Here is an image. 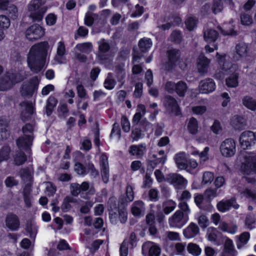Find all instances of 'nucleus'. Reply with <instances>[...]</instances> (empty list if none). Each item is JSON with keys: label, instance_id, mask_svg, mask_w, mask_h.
I'll return each instance as SVG.
<instances>
[{"label": "nucleus", "instance_id": "1", "mask_svg": "<svg viewBox=\"0 0 256 256\" xmlns=\"http://www.w3.org/2000/svg\"><path fill=\"white\" fill-rule=\"evenodd\" d=\"M49 48V44L46 41L37 43L31 47L27 61L32 72L38 73L45 67Z\"/></svg>", "mask_w": 256, "mask_h": 256}, {"label": "nucleus", "instance_id": "2", "mask_svg": "<svg viewBox=\"0 0 256 256\" xmlns=\"http://www.w3.org/2000/svg\"><path fill=\"white\" fill-rule=\"evenodd\" d=\"M240 170L246 174H256V154L244 152L240 156Z\"/></svg>", "mask_w": 256, "mask_h": 256}, {"label": "nucleus", "instance_id": "3", "mask_svg": "<svg viewBox=\"0 0 256 256\" xmlns=\"http://www.w3.org/2000/svg\"><path fill=\"white\" fill-rule=\"evenodd\" d=\"M42 6L40 0H32L28 6V10L30 12V16L34 22L41 21L47 11L46 8Z\"/></svg>", "mask_w": 256, "mask_h": 256}, {"label": "nucleus", "instance_id": "4", "mask_svg": "<svg viewBox=\"0 0 256 256\" xmlns=\"http://www.w3.org/2000/svg\"><path fill=\"white\" fill-rule=\"evenodd\" d=\"M24 78L20 74L12 72H6L0 78V90L4 91L10 88L15 84L22 80Z\"/></svg>", "mask_w": 256, "mask_h": 256}, {"label": "nucleus", "instance_id": "5", "mask_svg": "<svg viewBox=\"0 0 256 256\" xmlns=\"http://www.w3.org/2000/svg\"><path fill=\"white\" fill-rule=\"evenodd\" d=\"M188 220V216H184L182 210H178L168 218V222L170 228H181Z\"/></svg>", "mask_w": 256, "mask_h": 256}, {"label": "nucleus", "instance_id": "6", "mask_svg": "<svg viewBox=\"0 0 256 256\" xmlns=\"http://www.w3.org/2000/svg\"><path fill=\"white\" fill-rule=\"evenodd\" d=\"M98 43L100 52L98 54V59L102 63H107L111 62L114 57V54L112 53L110 54H104V53L108 52L110 50V46L109 43L104 39H101Z\"/></svg>", "mask_w": 256, "mask_h": 256}, {"label": "nucleus", "instance_id": "7", "mask_svg": "<svg viewBox=\"0 0 256 256\" xmlns=\"http://www.w3.org/2000/svg\"><path fill=\"white\" fill-rule=\"evenodd\" d=\"M220 151L222 156L232 157L236 152V144L232 138H227L224 140L220 146Z\"/></svg>", "mask_w": 256, "mask_h": 256}, {"label": "nucleus", "instance_id": "8", "mask_svg": "<svg viewBox=\"0 0 256 256\" xmlns=\"http://www.w3.org/2000/svg\"><path fill=\"white\" fill-rule=\"evenodd\" d=\"M39 80L37 76H34L29 81L23 84L20 92L22 96H32L36 92Z\"/></svg>", "mask_w": 256, "mask_h": 256}, {"label": "nucleus", "instance_id": "9", "mask_svg": "<svg viewBox=\"0 0 256 256\" xmlns=\"http://www.w3.org/2000/svg\"><path fill=\"white\" fill-rule=\"evenodd\" d=\"M44 28L37 24L31 26L28 28L25 32L26 38L31 41L40 38L44 35Z\"/></svg>", "mask_w": 256, "mask_h": 256}, {"label": "nucleus", "instance_id": "10", "mask_svg": "<svg viewBox=\"0 0 256 256\" xmlns=\"http://www.w3.org/2000/svg\"><path fill=\"white\" fill-rule=\"evenodd\" d=\"M239 142L244 149L250 147L255 144L254 132L250 130L242 132L240 136Z\"/></svg>", "mask_w": 256, "mask_h": 256}, {"label": "nucleus", "instance_id": "11", "mask_svg": "<svg viewBox=\"0 0 256 256\" xmlns=\"http://www.w3.org/2000/svg\"><path fill=\"white\" fill-rule=\"evenodd\" d=\"M142 252L144 256H159L160 249L156 244L148 241L142 244Z\"/></svg>", "mask_w": 256, "mask_h": 256}, {"label": "nucleus", "instance_id": "12", "mask_svg": "<svg viewBox=\"0 0 256 256\" xmlns=\"http://www.w3.org/2000/svg\"><path fill=\"white\" fill-rule=\"evenodd\" d=\"M164 104L166 110L172 114L176 116L180 114L177 102L172 96H166L164 100Z\"/></svg>", "mask_w": 256, "mask_h": 256}, {"label": "nucleus", "instance_id": "13", "mask_svg": "<svg viewBox=\"0 0 256 256\" xmlns=\"http://www.w3.org/2000/svg\"><path fill=\"white\" fill-rule=\"evenodd\" d=\"M110 222L116 224L120 222L124 224L128 220V214L124 209L117 210L116 212L110 211L109 216Z\"/></svg>", "mask_w": 256, "mask_h": 256}, {"label": "nucleus", "instance_id": "14", "mask_svg": "<svg viewBox=\"0 0 256 256\" xmlns=\"http://www.w3.org/2000/svg\"><path fill=\"white\" fill-rule=\"evenodd\" d=\"M166 180L176 188L179 186H185L188 183L186 179L180 174L176 173L168 174L166 178Z\"/></svg>", "mask_w": 256, "mask_h": 256}, {"label": "nucleus", "instance_id": "15", "mask_svg": "<svg viewBox=\"0 0 256 256\" xmlns=\"http://www.w3.org/2000/svg\"><path fill=\"white\" fill-rule=\"evenodd\" d=\"M5 222L6 227L11 230H17L20 228V219L17 215L13 213H9L6 215Z\"/></svg>", "mask_w": 256, "mask_h": 256}, {"label": "nucleus", "instance_id": "16", "mask_svg": "<svg viewBox=\"0 0 256 256\" xmlns=\"http://www.w3.org/2000/svg\"><path fill=\"white\" fill-rule=\"evenodd\" d=\"M22 120L25 122L29 120L32 116L34 109L32 104L28 102H24L20 104Z\"/></svg>", "mask_w": 256, "mask_h": 256}, {"label": "nucleus", "instance_id": "17", "mask_svg": "<svg viewBox=\"0 0 256 256\" xmlns=\"http://www.w3.org/2000/svg\"><path fill=\"white\" fill-rule=\"evenodd\" d=\"M216 89V84L212 79L206 78L202 80L199 84V90L202 94H208Z\"/></svg>", "mask_w": 256, "mask_h": 256}, {"label": "nucleus", "instance_id": "18", "mask_svg": "<svg viewBox=\"0 0 256 256\" xmlns=\"http://www.w3.org/2000/svg\"><path fill=\"white\" fill-rule=\"evenodd\" d=\"M145 212V204L142 200H136L132 204L131 207V212L135 217L140 218L144 216Z\"/></svg>", "mask_w": 256, "mask_h": 256}, {"label": "nucleus", "instance_id": "19", "mask_svg": "<svg viewBox=\"0 0 256 256\" xmlns=\"http://www.w3.org/2000/svg\"><path fill=\"white\" fill-rule=\"evenodd\" d=\"M232 207H233L235 209H238L239 207L238 204H236L234 198H232L228 200H222L218 202L217 204L218 210L222 212L229 210Z\"/></svg>", "mask_w": 256, "mask_h": 256}, {"label": "nucleus", "instance_id": "20", "mask_svg": "<svg viewBox=\"0 0 256 256\" xmlns=\"http://www.w3.org/2000/svg\"><path fill=\"white\" fill-rule=\"evenodd\" d=\"M248 52V46L246 44H239L236 46V51L234 54V59L239 60L246 57Z\"/></svg>", "mask_w": 256, "mask_h": 256}, {"label": "nucleus", "instance_id": "21", "mask_svg": "<svg viewBox=\"0 0 256 256\" xmlns=\"http://www.w3.org/2000/svg\"><path fill=\"white\" fill-rule=\"evenodd\" d=\"M210 60L203 54L199 56L197 60V68L198 72L202 74L207 72Z\"/></svg>", "mask_w": 256, "mask_h": 256}, {"label": "nucleus", "instance_id": "22", "mask_svg": "<svg viewBox=\"0 0 256 256\" xmlns=\"http://www.w3.org/2000/svg\"><path fill=\"white\" fill-rule=\"evenodd\" d=\"M146 148L145 144L132 145L128 149L130 154L136 156L137 158H141L146 152Z\"/></svg>", "mask_w": 256, "mask_h": 256}, {"label": "nucleus", "instance_id": "23", "mask_svg": "<svg viewBox=\"0 0 256 256\" xmlns=\"http://www.w3.org/2000/svg\"><path fill=\"white\" fill-rule=\"evenodd\" d=\"M200 232L198 226L194 223L191 222L183 230V234L185 238L190 239L196 236Z\"/></svg>", "mask_w": 256, "mask_h": 256}, {"label": "nucleus", "instance_id": "24", "mask_svg": "<svg viewBox=\"0 0 256 256\" xmlns=\"http://www.w3.org/2000/svg\"><path fill=\"white\" fill-rule=\"evenodd\" d=\"M174 160L179 169L184 170L187 168V159L185 152H180L176 154L174 157Z\"/></svg>", "mask_w": 256, "mask_h": 256}, {"label": "nucleus", "instance_id": "25", "mask_svg": "<svg viewBox=\"0 0 256 256\" xmlns=\"http://www.w3.org/2000/svg\"><path fill=\"white\" fill-rule=\"evenodd\" d=\"M0 10H6L12 14V16H16L18 10L16 6L10 4L8 0H0Z\"/></svg>", "mask_w": 256, "mask_h": 256}, {"label": "nucleus", "instance_id": "26", "mask_svg": "<svg viewBox=\"0 0 256 256\" xmlns=\"http://www.w3.org/2000/svg\"><path fill=\"white\" fill-rule=\"evenodd\" d=\"M166 156L158 158L155 154H152L150 159L148 160V167L154 169L158 164H164L166 160Z\"/></svg>", "mask_w": 256, "mask_h": 256}, {"label": "nucleus", "instance_id": "27", "mask_svg": "<svg viewBox=\"0 0 256 256\" xmlns=\"http://www.w3.org/2000/svg\"><path fill=\"white\" fill-rule=\"evenodd\" d=\"M218 35V32L212 28L206 30L204 32V40L208 42H214L217 39Z\"/></svg>", "mask_w": 256, "mask_h": 256}, {"label": "nucleus", "instance_id": "28", "mask_svg": "<svg viewBox=\"0 0 256 256\" xmlns=\"http://www.w3.org/2000/svg\"><path fill=\"white\" fill-rule=\"evenodd\" d=\"M22 130L24 135L25 136H28V140L24 145L26 146L28 144H30L33 140L34 127L30 124H26L22 127Z\"/></svg>", "mask_w": 256, "mask_h": 256}, {"label": "nucleus", "instance_id": "29", "mask_svg": "<svg viewBox=\"0 0 256 256\" xmlns=\"http://www.w3.org/2000/svg\"><path fill=\"white\" fill-rule=\"evenodd\" d=\"M242 104L252 111L256 110V100L250 96H245L242 100Z\"/></svg>", "mask_w": 256, "mask_h": 256}, {"label": "nucleus", "instance_id": "30", "mask_svg": "<svg viewBox=\"0 0 256 256\" xmlns=\"http://www.w3.org/2000/svg\"><path fill=\"white\" fill-rule=\"evenodd\" d=\"M169 62L174 65L180 60V52L178 50L172 49L168 51Z\"/></svg>", "mask_w": 256, "mask_h": 256}, {"label": "nucleus", "instance_id": "31", "mask_svg": "<svg viewBox=\"0 0 256 256\" xmlns=\"http://www.w3.org/2000/svg\"><path fill=\"white\" fill-rule=\"evenodd\" d=\"M31 188L30 185H26L23 190V198L26 206L30 208L32 206Z\"/></svg>", "mask_w": 256, "mask_h": 256}, {"label": "nucleus", "instance_id": "32", "mask_svg": "<svg viewBox=\"0 0 256 256\" xmlns=\"http://www.w3.org/2000/svg\"><path fill=\"white\" fill-rule=\"evenodd\" d=\"M75 48L80 52L90 54L93 49L92 44L90 42H86L76 44Z\"/></svg>", "mask_w": 256, "mask_h": 256}, {"label": "nucleus", "instance_id": "33", "mask_svg": "<svg viewBox=\"0 0 256 256\" xmlns=\"http://www.w3.org/2000/svg\"><path fill=\"white\" fill-rule=\"evenodd\" d=\"M176 204L175 202L168 200L162 204L163 211L166 214H168L176 208Z\"/></svg>", "mask_w": 256, "mask_h": 256}, {"label": "nucleus", "instance_id": "34", "mask_svg": "<svg viewBox=\"0 0 256 256\" xmlns=\"http://www.w3.org/2000/svg\"><path fill=\"white\" fill-rule=\"evenodd\" d=\"M238 240L236 242V246L238 249H240L245 244H246L250 238V235L248 232H244L237 236Z\"/></svg>", "mask_w": 256, "mask_h": 256}, {"label": "nucleus", "instance_id": "35", "mask_svg": "<svg viewBox=\"0 0 256 256\" xmlns=\"http://www.w3.org/2000/svg\"><path fill=\"white\" fill-rule=\"evenodd\" d=\"M9 134L8 122L6 120H0V140L6 139Z\"/></svg>", "mask_w": 256, "mask_h": 256}, {"label": "nucleus", "instance_id": "36", "mask_svg": "<svg viewBox=\"0 0 256 256\" xmlns=\"http://www.w3.org/2000/svg\"><path fill=\"white\" fill-rule=\"evenodd\" d=\"M14 164L16 166H20L26 160L25 154L22 152H17L13 156Z\"/></svg>", "mask_w": 256, "mask_h": 256}, {"label": "nucleus", "instance_id": "37", "mask_svg": "<svg viewBox=\"0 0 256 256\" xmlns=\"http://www.w3.org/2000/svg\"><path fill=\"white\" fill-rule=\"evenodd\" d=\"M238 73L234 72L226 79V86L229 88H236L238 86Z\"/></svg>", "mask_w": 256, "mask_h": 256}, {"label": "nucleus", "instance_id": "38", "mask_svg": "<svg viewBox=\"0 0 256 256\" xmlns=\"http://www.w3.org/2000/svg\"><path fill=\"white\" fill-rule=\"evenodd\" d=\"M26 230L31 238H35L38 232V226L34 222H28L26 224Z\"/></svg>", "mask_w": 256, "mask_h": 256}, {"label": "nucleus", "instance_id": "39", "mask_svg": "<svg viewBox=\"0 0 256 256\" xmlns=\"http://www.w3.org/2000/svg\"><path fill=\"white\" fill-rule=\"evenodd\" d=\"M188 130L192 134H196L198 132V122L197 120L192 118L190 119L188 124Z\"/></svg>", "mask_w": 256, "mask_h": 256}, {"label": "nucleus", "instance_id": "40", "mask_svg": "<svg viewBox=\"0 0 256 256\" xmlns=\"http://www.w3.org/2000/svg\"><path fill=\"white\" fill-rule=\"evenodd\" d=\"M152 44L150 38H143L140 40L138 46L142 52H145L151 48Z\"/></svg>", "mask_w": 256, "mask_h": 256}, {"label": "nucleus", "instance_id": "41", "mask_svg": "<svg viewBox=\"0 0 256 256\" xmlns=\"http://www.w3.org/2000/svg\"><path fill=\"white\" fill-rule=\"evenodd\" d=\"M187 250L190 254L194 256H199L202 252V250L200 246L192 242L188 244Z\"/></svg>", "mask_w": 256, "mask_h": 256}, {"label": "nucleus", "instance_id": "42", "mask_svg": "<svg viewBox=\"0 0 256 256\" xmlns=\"http://www.w3.org/2000/svg\"><path fill=\"white\" fill-rule=\"evenodd\" d=\"M232 126L236 130H240L244 126V118L238 116H234L231 120Z\"/></svg>", "mask_w": 256, "mask_h": 256}, {"label": "nucleus", "instance_id": "43", "mask_svg": "<svg viewBox=\"0 0 256 256\" xmlns=\"http://www.w3.org/2000/svg\"><path fill=\"white\" fill-rule=\"evenodd\" d=\"M28 140V136H25L24 135L22 136H20L18 139L16 141V144L18 148L20 150H27L29 149L30 147L32 144V140L30 144H28L26 146H24L26 144V142Z\"/></svg>", "mask_w": 256, "mask_h": 256}, {"label": "nucleus", "instance_id": "44", "mask_svg": "<svg viewBox=\"0 0 256 256\" xmlns=\"http://www.w3.org/2000/svg\"><path fill=\"white\" fill-rule=\"evenodd\" d=\"M10 152V148L8 146H4L0 149V164L9 158Z\"/></svg>", "mask_w": 256, "mask_h": 256}, {"label": "nucleus", "instance_id": "45", "mask_svg": "<svg viewBox=\"0 0 256 256\" xmlns=\"http://www.w3.org/2000/svg\"><path fill=\"white\" fill-rule=\"evenodd\" d=\"M187 90V86L185 82L179 81L176 83V92L180 96H183Z\"/></svg>", "mask_w": 256, "mask_h": 256}, {"label": "nucleus", "instance_id": "46", "mask_svg": "<svg viewBox=\"0 0 256 256\" xmlns=\"http://www.w3.org/2000/svg\"><path fill=\"white\" fill-rule=\"evenodd\" d=\"M116 84V81L112 78V74L110 73L108 74V76L104 82V88L108 90H112Z\"/></svg>", "mask_w": 256, "mask_h": 256}, {"label": "nucleus", "instance_id": "47", "mask_svg": "<svg viewBox=\"0 0 256 256\" xmlns=\"http://www.w3.org/2000/svg\"><path fill=\"white\" fill-rule=\"evenodd\" d=\"M57 104V100L56 98L54 96H50L48 100H47V104L46 106V112L48 115H49L52 108L56 106Z\"/></svg>", "mask_w": 256, "mask_h": 256}, {"label": "nucleus", "instance_id": "48", "mask_svg": "<svg viewBox=\"0 0 256 256\" xmlns=\"http://www.w3.org/2000/svg\"><path fill=\"white\" fill-rule=\"evenodd\" d=\"M170 22H168L166 24H158V27L162 30H168L174 24H177L180 22V20L179 18H176L174 20L170 19Z\"/></svg>", "mask_w": 256, "mask_h": 256}, {"label": "nucleus", "instance_id": "49", "mask_svg": "<svg viewBox=\"0 0 256 256\" xmlns=\"http://www.w3.org/2000/svg\"><path fill=\"white\" fill-rule=\"evenodd\" d=\"M223 9V2L222 0H216L214 2L212 10L214 14L219 13Z\"/></svg>", "mask_w": 256, "mask_h": 256}, {"label": "nucleus", "instance_id": "50", "mask_svg": "<svg viewBox=\"0 0 256 256\" xmlns=\"http://www.w3.org/2000/svg\"><path fill=\"white\" fill-rule=\"evenodd\" d=\"M186 243L177 242L174 244L172 248L174 252L176 254H181L185 250Z\"/></svg>", "mask_w": 256, "mask_h": 256}, {"label": "nucleus", "instance_id": "51", "mask_svg": "<svg viewBox=\"0 0 256 256\" xmlns=\"http://www.w3.org/2000/svg\"><path fill=\"white\" fill-rule=\"evenodd\" d=\"M206 236L210 241H214L217 237V230L216 228L210 227L207 230Z\"/></svg>", "mask_w": 256, "mask_h": 256}, {"label": "nucleus", "instance_id": "52", "mask_svg": "<svg viewBox=\"0 0 256 256\" xmlns=\"http://www.w3.org/2000/svg\"><path fill=\"white\" fill-rule=\"evenodd\" d=\"M240 21L242 24L250 26L252 23V18L248 14L244 13L240 16Z\"/></svg>", "mask_w": 256, "mask_h": 256}, {"label": "nucleus", "instance_id": "53", "mask_svg": "<svg viewBox=\"0 0 256 256\" xmlns=\"http://www.w3.org/2000/svg\"><path fill=\"white\" fill-rule=\"evenodd\" d=\"M120 133L121 132L119 124L118 123H114L113 124V128L110 134V137H116L118 140H119L120 138Z\"/></svg>", "mask_w": 256, "mask_h": 256}, {"label": "nucleus", "instance_id": "54", "mask_svg": "<svg viewBox=\"0 0 256 256\" xmlns=\"http://www.w3.org/2000/svg\"><path fill=\"white\" fill-rule=\"evenodd\" d=\"M210 148L206 146L204 148L203 151L200 153V162L203 164L209 159L208 152Z\"/></svg>", "mask_w": 256, "mask_h": 256}, {"label": "nucleus", "instance_id": "55", "mask_svg": "<svg viewBox=\"0 0 256 256\" xmlns=\"http://www.w3.org/2000/svg\"><path fill=\"white\" fill-rule=\"evenodd\" d=\"M214 178V174L210 172H206L204 173L202 176V184H207L211 183Z\"/></svg>", "mask_w": 256, "mask_h": 256}, {"label": "nucleus", "instance_id": "56", "mask_svg": "<svg viewBox=\"0 0 256 256\" xmlns=\"http://www.w3.org/2000/svg\"><path fill=\"white\" fill-rule=\"evenodd\" d=\"M205 197L209 200L210 201L215 197L217 196V190L216 189L208 188L204 192Z\"/></svg>", "mask_w": 256, "mask_h": 256}, {"label": "nucleus", "instance_id": "57", "mask_svg": "<svg viewBox=\"0 0 256 256\" xmlns=\"http://www.w3.org/2000/svg\"><path fill=\"white\" fill-rule=\"evenodd\" d=\"M10 22L8 18L4 15L0 16V27L7 29L10 26Z\"/></svg>", "mask_w": 256, "mask_h": 256}, {"label": "nucleus", "instance_id": "58", "mask_svg": "<svg viewBox=\"0 0 256 256\" xmlns=\"http://www.w3.org/2000/svg\"><path fill=\"white\" fill-rule=\"evenodd\" d=\"M121 125L122 130L126 132H128L130 130V123L128 118L122 116L121 119Z\"/></svg>", "mask_w": 256, "mask_h": 256}, {"label": "nucleus", "instance_id": "59", "mask_svg": "<svg viewBox=\"0 0 256 256\" xmlns=\"http://www.w3.org/2000/svg\"><path fill=\"white\" fill-rule=\"evenodd\" d=\"M170 39L172 42L175 43H180L182 40V36L180 32L179 31H174L170 37Z\"/></svg>", "mask_w": 256, "mask_h": 256}, {"label": "nucleus", "instance_id": "60", "mask_svg": "<svg viewBox=\"0 0 256 256\" xmlns=\"http://www.w3.org/2000/svg\"><path fill=\"white\" fill-rule=\"evenodd\" d=\"M178 208L182 210V212L184 213V216H188L190 212V210L188 207V204L185 202L182 201L178 204Z\"/></svg>", "mask_w": 256, "mask_h": 256}, {"label": "nucleus", "instance_id": "61", "mask_svg": "<svg viewBox=\"0 0 256 256\" xmlns=\"http://www.w3.org/2000/svg\"><path fill=\"white\" fill-rule=\"evenodd\" d=\"M74 170L80 175H84L87 173L85 167L80 162L75 164Z\"/></svg>", "mask_w": 256, "mask_h": 256}, {"label": "nucleus", "instance_id": "62", "mask_svg": "<svg viewBox=\"0 0 256 256\" xmlns=\"http://www.w3.org/2000/svg\"><path fill=\"white\" fill-rule=\"evenodd\" d=\"M126 202H132L134 199V192L132 186L128 185L126 188Z\"/></svg>", "mask_w": 256, "mask_h": 256}, {"label": "nucleus", "instance_id": "63", "mask_svg": "<svg viewBox=\"0 0 256 256\" xmlns=\"http://www.w3.org/2000/svg\"><path fill=\"white\" fill-rule=\"evenodd\" d=\"M56 16L52 13L49 14L46 17V24L48 26H54L56 22Z\"/></svg>", "mask_w": 256, "mask_h": 256}, {"label": "nucleus", "instance_id": "64", "mask_svg": "<svg viewBox=\"0 0 256 256\" xmlns=\"http://www.w3.org/2000/svg\"><path fill=\"white\" fill-rule=\"evenodd\" d=\"M242 194L244 196L248 198H250L252 200H256V192L254 190L246 188L242 192Z\"/></svg>", "mask_w": 256, "mask_h": 256}]
</instances>
